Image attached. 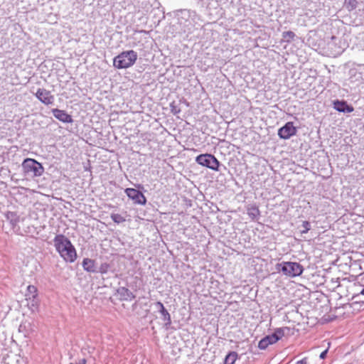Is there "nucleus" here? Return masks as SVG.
<instances>
[{
  "label": "nucleus",
  "instance_id": "f257e3e1",
  "mask_svg": "<svg viewBox=\"0 0 364 364\" xmlns=\"http://www.w3.org/2000/svg\"><path fill=\"white\" fill-rule=\"evenodd\" d=\"M53 245L60 256L66 262L73 263L77 259L75 246L69 238L63 234H58L53 239Z\"/></svg>",
  "mask_w": 364,
  "mask_h": 364
},
{
  "label": "nucleus",
  "instance_id": "f03ea898",
  "mask_svg": "<svg viewBox=\"0 0 364 364\" xmlns=\"http://www.w3.org/2000/svg\"><path fill=\"white\" fill-rule=\"evenodd\" d=\"M137 53L134 50L122 51L113 59V65L117 69L132 67L137 60Z\"/></svg>",
  "mask_w": 364,
  "mask_h": 364
},
{
  "label": "nucleus",
  "instance_id": "7ed1b4c3",
  "mask_svg": "<svg viewBox=\"0 0 364 364\" xmlns=\"http://www.w3.org/2000/svg\"><path fill=\"white\" fill-rule=\"evenodd\" d=\"M275 269L289 277L301 276L304 270V267L296 262H282L276 264Z\"/></svg>",
  "mask_w": 364,
  "mask_h": 364
},
{
  "label": "nucleus",
  "instance_id": "20e7f679",
  "mask_svg": "<svg viewBox=\"0 0 364 364\" xmlns=\"http://www.w3.org/2000/svg\"><path fill=\"white\" fill-rule=\"evenodd\" d=\"M21 166L24 174L32 177H40L45 171L43 164L31 158L25 159Z\"/></svg>",
  "mask_w": 364,
  "mask_h": 364
},
{
  "label": "nucleus",
  "instance_id": "39448f33",
  "mask_svg": "<svg viewBox=\"0 0 364 364\" xmlns=\"http://www.w3.org/2000/svg\"><path fill=\"white\" fill-rule=\"evenodd\" d=\"M289 331V327L277 328L271 334L265 336L258 343V348L261 350H265L269 345H272L279 341L284 336V331Z\"/></svg>",
  "mask_w": 364,
  "mask_h": 364
},
{
  "label": "nucleus",
  "instance_id": "423d86ee",
  "mask_svg": "<svg viewBox=\"0 0 364 364\" xmlns=\"http://www.w3.org/2000/svg\"><path fill=\"white\" fill-rule=\"evenodd\" d=\"M196 162L213 171H220V162L211 154H201L196 156Z\"/></svg>",
  "mask_w": 364,
  "mask_h": 364
},
{
  "label": "nucleus",
  "instance_id": "0eeeda50",
  "mask_svg": "<svg viewBox=\"0 0 364 364\" xmlns=\"http://www.w3.org/2000/svg\"><path fill=\"white\" fill-rule=\"evenodd\" d=\"M346 47V41L335 36H332L331 40L327 43L328 55L332 57H337L342 54Z\"/></svg>",
  "mask_w": 364,
  "mask_h": 364
},
{
  "label": "nucleus",
  "instance_id": "6e6552de",
  "mask_svg": "<svg viewBox=\"0 0 364 364\" xmlns=\"http://www.w3.org/2000/svg\"><path fill=\"white\" fill-rule=\"evenodd\" d=\"M124 193L134 204L144 205L147 202L146 196L139 190L133 188H127L124 189Z\"/></svg>",
  "mask_w": 364,
  "mask_h": 364
},
{
  "label": "nucleus",
  "instance_id": "1a4fd4ad",
  "mask_svg": "<svg viewBox=\"0 0 364 364\" xmlns=\"http://www.w3.org/2000/svg\"><path fill=\"white\" fill-rule=\"evenodd\" d=\"M297 133V128L294 126L292 122H287L278 129L277 134L280 139H288Z\"/></svg>",
  "mask_w": 364,
  "mask_h": 364
},
{
  "label": "nucleus",
  "instance_id": "9d476101",
  "mask_svg": "<svg viewBox=\"0 0 364 364\" xmlns=\"http://www.w3.org/2000/svg\"><path fill=\"white\" fill-rule=\"evenodd\" d=\"M35 97L46 105H53L55 102V97L45 88H38L35 93Z\"/></svg>",
  "mask_w": 364,
  "mask_h": 364
},
{
  "label": "nucleus",
  "instance_id": "9b49d317",
  "mask_svg": "<svg viewBox=\"0 0 364 364\" xmlns=\"http://www.w3.org/2000/svg\"><path fill=\"white\" fill-rule=\"evenodd\" d=\"M333 107L338 112L348 114L353 112V107L344 100H335L333 101Z\"/></svg>",
  "mask_w": 364,
  "mask_h": 364
},
{
  "label": "nucleus",
  "instance_id": "f8f14e48",
  "mask_svg": "<svg viewBox=\"0 0 364 364\" xmlns=\"http://www.w3.org/2000/svg\"><path fill=\"white\" fill-rule=\"evenodd\" d=\"M51 112L54 117L60 122L63 123H72L73 122V117L65 110L54 108L52 109Z\"/></svg>",
  "mask_w": 364,
  "mask_h": 364
},
{
  "label": "nucleus",
  "instance_id": "ddd939ff",
  "mask_svg": "<svg viewBox=\"0 0 364 364\" xmlns=\"http://www.w3.org/2000/svg\"><path fill=\"white\" fill-rule=\"evenodd\" d=\"M116 292L119 296V300L121 301H130L135 298V295L125 287H118Z\"/></svg>",
  "mask_w": 364,
  "mask_h": 364
},
{
  "label": "nucleus",
  "instance_id": "4468645a",
  "mask_svg": "<svg viewBox=\"0 0 364 364\" xmlns=\"http://www.w3.org/2000/svg\"><path fill=\"white\" fill-rule=\"evenodd\" d=\"M5 218L9 222L11 228L14 231H16V228L18 230H19L20 228L18 226V223H19L20 218L16 212L7 211L5 213Z\"/></svg>",
  "mask_w": 364,
  "mask_h": 364
},
{
  "label": "nucleus",
  "instance_id": "2eb2a0df",
  "mask_svg": "<svg viewBox=\"0 0 364 364\" xmlns=\"http://www.w3.org/2000/svg\"><path fill=\"white\" fill-rule=\"evenodd\" d=\"M83 269L89 273H97V266L95 260L90 258H84L82 262Z\"/></svg>",
  "mask_w": 364,
  "mask_h": 364
},
{
  "label": "nucleus",
  "instance_id": "dca6fc26",
  "mask_svg": "<svg viewBox=\"0 0 364 364\" xmlns=\"http://www.w3.org/2000/svg\"><path fill=\"white\" fill-rule=\"evenodd\" d=\"M247 214L252 220H257L260 215V211L255 204H251L247 207Z\"/></svg>",
  "mask_w": 364,
  "mask_h": 364
},
{
  "label": "nucleus",
  "instance_id": "f3484780",
  "mask_svg": "<svg viewBox=\"0 0 364 364\" xmlns=\"http://www.w3.org/2000/svg\"><path fill=\"white\" fill-rule=\"evenodd\" d=\"M196 15V11L189 9H181L178 11L177 16L178 19H183L185 21L193 18Z\"/></svg>",
  "mask_w": 364,
  "mask_h": 364
},
{
  "label": "nucleus",
  "instance_id": "a211bd4d",
  "mask_svg": "<svg viewBox=\"0 0 364 364\" xmlns=\"http://www.w3.org/2000/svg\"><path fill=\"white\" fill-rule=\"evenodd\" d=\"M27 301V306L32 312L38 311L40 301L38 296H30L26 298Z\"/></svg>",
  "mask_w": 364,
  "mask_h": 364
},
{
  "label": "nucleus",
  "instance_id": "6ab92c4d",
  "mask_svg": "<svg viewBox=\"0 0 364 364\" xmlns=\"http://www.w3.org/2000/svg\"><path fill=\"white\" fill-rule=\"evenodd\" d=\"M161 319L164 322V327L168 329L171 325V317L167 309L160 312Z\"/></svg>",
  "mask_w": 364,
  "mask_h": 364
},
{
  "label": "nucleus",
  "instance_id": "aec40b11",
  "mask_svg": "<svg viewBox=\"0 0 364 364\" xmlns=\"http://www.w3.org/2000/svg\"><path fill=\"white\" fill-rule=\"evenodd\" d=\"M112 265L107 262H103L100 264V266L97 267V273H100L101 274H105L109 272H114V269H112Z\"/></svg>",
  "mask_w": 364,
  "mask_h": 364
},
{
  "label": "nucleus",
  "instance_id": "412c9836",
  "mask_svg": "<svg viewBox=\"0 0 364 364\" xmlns=\"http://www.w3.org/2000/svg\"><path fill=\"white\" fill-rule=\"evenodd\" d=\"M238 358V354L235 351H230L225 357L224 364H235Z\"/></svg>",
  "mask_w": 364,
  "mask_h": 364
},
{
  "label": "nucleus",
  "instance_id": "4be33fe9",
  "mask_svg": "<svg viewBox=\"0 0 364 364\" xmlns=\"http://www.w3.org/2000/svg\"><path fill=\"white\" fill-rule=\"evenodd\" d=\"M358 4V2L357 0H345V7L349 11L355 10Z\"/></svg>",
  "mask_w": 364,
  "mask_h": 364
},
{
  "label": "nucleus",
  "instance_id": "5701e85b",
  "mask_svg": "<svg viewBox=\"0 0 364 364\" xmlns=\"http://www.w3.org/2000/svg\"><path fill=\"white\" fill-rule=\"evenodd\" d=\"M170 110L173 115L178 114L181 112L180 103L173 101L170 103Z\"/></svg>",
  "mask_w": 364,
  "mask_h": 364
},
{
  "label": "nucleus",
  "instance_id": "b1692460",
  "mask_svg": "<svg viewBox=\"0 0 364 364\" xmlns=\"http://www.w3.org/2000/svg\"><path fill=\"white\" fill-rule=\"evenodd\" d=\"M38 289L34 285H28L27 287L26 298L30 296H38Z\"/></svg>",
  "mask_w": 364,
  "mask_h": 364
},
{
  "label": "nucleus",
  "instance_id": "393cba45",
  "mask_svg": "<svg viewBox=\"0 0 364 364\" xmlns=\"http://www.w3.org/2000/svg\"><path fill=\"white\" fill-rule=\"evenodd\" d=\"M282 36V39L287 43L294 41V38L296 37L295 33L291 31H284Z\"/></svg>",
  "mask_w": 364,
  "mask_h": 364
},
{
  "label": "nucleus",
  "instance_id": "a878e982",
  "mask_svg": "<svg viewBox=\"0 0 364 364\" xmlns=\"http://www.w3.org/2000/svg\"><path fill=\"white\" fill-rule=\"evenodd\" d=\"M110 218L117 224L122 223L126 220L125 218L119 213H112Z\"/></svg>",
  "mask_w": 364,
  "mask_h": 364
},
{
  "label": "nucleus",
  "instance_id": "bb28decb",
  "mask_svg": "<svg viewBox=\"0 0 364 364\" xmlns=\"http://www.w3.org/2000/svg\"><path fill=\"white\" fill-rule=\"evenodd\" d=\"M30 326H31L30 323H27V322L21 323L18 327V331L24 333L25 336H26L29 333L28 328Z\"/></svg>",
  "mask_w": 364,
  "mask_h": 364
},
{
  "label": "nucleus",
  "instance_id": "cd10ccee",
  "mask_svg": "<svg viewBox=\"0 0 364 364\" xmlns=\"http://www.w3.org/2000/svg\"><path fill=\"white\" fill-rule=\"evenodd\" d=\"M360 293L358 294L354 295L352 297V300H353V302L352 303V306H355L356 305H360V308L363 307L364 306V301H360L358 300V297L360 296Z\"/></svg>",
  "mask_w": 364,
  "mask_h": 364
},
{
  "label": "nucleus",
  "instance_id": "c85d7f7f",
  "mask_svg": "<svg viewBox=\"0 0 364 364\" xmlns=\"http://www.w3.org/2000/svg\"><path fill=\"white\" fill-rule=\"evenodd\" d=\"M303 230H301L300 232L301 234L307 233L311 229V224L309 221H303L302 223Z\"/></svg>",
  "mask_w": 364,
  "mask_h": 364
},
{
  "label": "nucleus",
  "instance_id": "c756f323",
  "mask_svg": "<svg viewBox=\"0 0 364 364\" xmlns=\"http://www.w3.org/2000/svg\"><path fill=\"white\" fill-rule=\"evenodd\" d=\"M154 306L156 309L158 310V311L160 313L161 311H163L166 309L164 305L161 301H156L154 303Z\"/></svg>",
  "mask_w": 364,
  "mask_h": 364
},
{
  "label": "nucleus",
  "instance_id": "7c9ffc66",
  "mask_svg": "<svg viewBox=\"0 0 364 364\" xmlns=\"http://www.w3.org/2000/svg\"><path fill=\"white\" fill-rule=\"evenodd\" d=\"M328 351V348H327L326 350H324L323 351H322L321 353L319 358L321 359H325L327 356Z\"/></svg>",
  "mask_w": 364,
  "mask_h": 364
},
{
  "label": "nucleus",
  "instance_id": "2f4dec72",
  "mask_svg": "<svg viewBox=\"0 0 364 364\" xmlns=\"http://www.w3.org/2000/svg\"><path fill=\"white\" fill-rule=\"evenodd\" d=\"M295 364H307V358H304L300 360H298Z\"/></svg>",
  "mask_w": 364,
  "mask_h": 364
},
{
  "label": "nucleus",
  "instance_id": "473e14b6",
  "mask_svg": "<svg viewBox=\"0 0 364 364\" xmlns=\"http://www.w3.org/2000/svg\"><path fill=\"white\" fill-rule=\"evenodd\" d=\"M86 363H87L86 359L85 358H82V359H80L79 360V362L77 363H70V364H86Z\"/></svg>",
  "mask_w": 364,
  "mask_h": 364
},
{
  "label": "nucleus",
  "instance_id": "72a5a7b5",
  "mask_svg": "<svg viewBox=\"0 0 364 364\" xmlns=\"http://www.w3.org/2000/svg\"><path fill=\"white\" fill-rule=\"evenodd\" d=\"M360 294L364 296V285H363V287L362 290L360 292Z\"/></svg>",
  "mask_w": 364,
  "mask_h": 364
},
{
  "label": "nucleus",
  "instance_id": "f704fd0d",
  "mask_svg": "<svg viewBox=\"0 0 364 364\" xmlns=\"http://www.w3.org/2000/svg\"><path fill=\"white\" fill-rule=\"evenodd\" d=\"M137 187H138L139 188H142V189L144 188L143 186H142V185H141V184H138V185H137Z\"/></svg>",
  "mask_w": 364,
  "mask_h": 364
},
{
  "label": "nucleus",
  "instance_id": "c9c22d12",
  "mask_svg": "<svg viewBox=\"0 0 364 364\" xmlns=\"http://www.w3.org/2000/svg\"><path fill=\"white\" fill-rule=\"evenodd\" d=\"M139 33H146V31H144V30H141V31H139Z\"/></svg>",
  "mask_w": 364,
  "mask_h": 364
}]
</instances>
